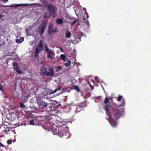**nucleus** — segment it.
Masks as SVG:
<instances>
[{
  "mask_svg": "<svg viewBox=\"0 0 151 151\" xmlns=\"http://www.w3.org/2000/svg\"><path fill=\"white\" fill-rule=\"evenodd\" d=\"M63 21L62 19L58 18L57 19L56 21V22L57 24H60L63 23Z\"/></svg>",
  "mask_w": 151,
  "mask_h": 151,
  "instance_id": "nucleus-20",
  "label": "nucleus"
},
{
  "mask_svg": "<svg viewBox=\"0 0 151 151\" xmlns=\"http://www.w3.org/2000/svg\"><path fill=\"white\" fill-rule=\"evenodd\" d=\"M58 94H56V96L58 95V94H60V92H58Z\"/></svg>",
  "mask_w": 151,
  "mask_h": 151,
  "instance_id": "nucleus-40",
  "label": "nucleus"
},
{
  "mask_svg": "<svg viewBox=\"0 0 151 151\" xmlns=\"http://www.w3.org/2000/svg\"><path fill=\"white\" fill-rule=\"evenodd\" d=\"M47 14H45L44 15H43V17L45 18H47Z\"/></svg>",
  "mask_w": 151,
  "mask_h": 151,
  "instance_id": "nucleus-32",
  "label": "nucleus"
},
{
  "mask_svg": "<svg viewBox=\"0 0 151 151\" xmlns=\"http://www.w3.org/2000/svg\"><path fill=\"white\" fill-rule=\"evenodd\" d=\"M76 35V43H78L81 41V38L83 35L82 32L79 31V33H77Z\"/></svg>",
  "mask_w": 151,
  "mask_h": 151,
  "instance_id": "nucleus-10",
  "label": "nucleus"
},
{
  "mask_svg": "<svg viewBox=\"0 0 151 151\" xmlns=\"http://www.w3.org/2000/svg\"><path fill=\"white\" fill-rule=\"evenodd\" d=\"M43 49V46L42 45V41L40 40L35 50V55L37 57L39 52H41Z\"/></svg>",
  "mask_w": 151,
  "mask_h": 151,
  "instance_id": "nucleus-4",
  "label": "nucleus"
},
{
  "mask_svg": "<svg viewBox=\"0 0 151 151\" xmlns=\"http://www.w3.org/2000/svg\"><path fill=\"white\" fill-rule=\"evenodd\" d=\"M96 78H97V77H95V79H96Z\"/></svg>",
  "mask_w": 151,
  "mask_h": 151,
  "instance_id": "nucleus-42",
  "label": "nucleus"
},
{
  "mask_svg": "<svg viewBox=\"0 0 151 151\" xmlns=\"http://www.w3.org/2000/svg\"><path fill=\"white\" fill-rule=\"evenodd\" d=\"M14 69L19 74L22 73V71L19 69V67L17 63L15 62L13 63Z\"/></svg>",
  "mask_w": 151,
  "mask_h": 151,
  "instance_id": "nucleus-9",
  "label": "nucleus"
},
{
  "mask_svg": "<svg viewBox=\"0 0 151 151\" xmlns=\"http://www.w3.org/2000/svg\"><path fill=\"white\" fill-rule=\"evenodd\" d=\"M12 141L11 139H9L7 141V142L8 144H11L12 143Z\"/></svg>",
  "mask_w": 151,
  "mask_h": 151,
  "instance_id": "nucleus-28",
  "label": "nucleus"
},
{
  "mask_svg": "<svg viewBox=\"0 0 151 151\" xmlns=\"http://www.w3.org/2000/svg\"><path fill=\"white\" fill-rule=\"evenodd\" d=\"M49 72L47 73V76H52L54 74V72L53 68H50L48 70Z\"/></svg>",
  "mask_w": 151,
  "mask_h": 151,
  "instance_id": "nucleus-14",
  "label": "nucleus"
},
{
  "mask_svg": "<svg viewBox=\"0 0 151 151\" xmlns=\"http://www.w3.org/2000/svg\"><path fill=\"white\" fill-rule=\"evenodd\" d=\"M62 68L61 66H58L57 67L56 71L57 72H58L62 70Z\"/></svg>",
  "mask_w": 151,
  "mask_h": 151,
  "instance_id": "nucleus-23",
  "label": "nucleus"
},
{
  "mask_svg": "<svg viewBox=\"0 0 151 151\" xmlns=\"http://www.w3.org/2000/svg\"><path fill=\"white\" fill-rule=\"evenodd\" d=\"M3 16L2 15H0V19Z\"/></svg>",
  "mask_w": 151,
  "mask_h": 151,
  "instance_id": "nucleus-38",
  "label": "nucleus"
},
{
  "mask_svg": "<svg viewBox=\"0 0 151 151\" xmlns=\"http://www.w3.org/2000/svg\"><path fill=\"white\" fill-rule=\"evenodd\" d=\"M81 6L77 2H76V15L78 17V19H76V25L81 24V23H85L88 27H90V24L88 20H86L84 17L85 14L83 13L81 11Z\"/></svg>",
  "mask_w": 151,
  "mask_h": 151,
  "instance_id": "nucleus-1",
  "label": "nucleus"
},
{
  "mask_svg": "<svg viewBox=\"0 0 151 151\" xmlns=\"http://www.w3.org/2000/svg\"><path fill=\"white\" fill-rule=\"evenodd\" d=\"M109 99L106 97L104 101V103L105 105V106L104 110L106 111L107 114L109 116H110V114L109 112L108 107L111 105L110 102L109 101Z\"/></svg>",
  "mask_w": 151,
  "mask_h": 151,
  "instance_id": "nucleus-3",
  "label": "nucleus"
},
{
  "mask_svg": "<svg viewBox=\"0 0 151 151\" xmlns=\"http://www.w3.org/2000/svg\"><path fill=\"white\" fill-rule=\"evenodd\" d=\"M79 107V108H82V106H81L80 105H78L77 106V108H78Z\"/></svg>",
  "mask_w": 151,
  "mask_h": 151,
  "instance_id": "nucleus-35",
  "label": "nucleus"
},
{
  "mask_svg": "<svg viewBox=\"0 0 151 151\" xmlns=\"http://www.w3.org/2000/svg\"><path fill=\"white\" fill-rule=\"evenodd\" d=\"M71 36V34L70 32L68 31H66L65 32V37L67 38H68Z\"/></svg>",
  "mask_w": 151,
  "mask_h": 151,
  "instance_id": "nucleus-18",
  "label": "nucleus"
},
{
  "mask_svg": "<svg viewBox=\"0 0 151 151\" xmlns=\"http://www.w3.org/2000/svg\"><path fill=\"white\" fill-rule=\"evenodd\" d=\"M45 50L47 52L48 54H52L54 53V52L52 51L50 49H49L47 46V45L45 44Z\"/></svg>",
  "mask_w": 151,
  "mask_h": 151,
  "instance_id": "nucleus-15",
  "label": "nucleus"
},
{
  "mask_svg": "<svg viewBox=\"0 0 151 151\" xmlns=\"http://www.w3.org/2000/svg\"><path fill=\"white\" fill-rule=\"evenodd\" d=\"M29 123L31 125H34V121L32 120H30L29 121Z\"/></svg>",
  "mask_w": 151,
  "mask_h": 151,
  "instance_id": "nucleus-27",
  "label": "nucleus"
},
{
  "mask_svg": "<svg viewBox=\"0 0 151 151\" xmlns=\"http://www.w3.org/2000/svg\"><path fill=\"white\" fill-rule=\"evenodd\" d=\"M47 23V22L46 20H44L39 27L38 31L40 34H42L44 32V30L46 27Z\"/></svg>",
  "mask_w": 151,
  "mask_h": 151,
  "instance_id": "nucleus-5",
  "label": "nucleus"
},
{
  "mask_svg": "<svg viewBox=\"0 0 151 151\" xmlns=\"http://www.w3.org/2000/svg\"><path fill=\"white\" fill-rule=\"evenodd\" d=\"M0 146L2 147H4V145L0 142Z\"/></svg>",
  "mask_w": 151,
  "mask_h": 151,
  "instance_id": "nucleus-33",
  "label": "nucleus"
},
{
  "mask_svg": "<svg viewBox=\"0 0 151 151\" xmlns=\"http://www.w3.org/2000/svg\"><path fill=\"white\" fill-rule=\"evenodd\" d=\"M24 38L23 37H21L20 39H16V42L18 43H20L23 41Z\"/></svg>",
  "mask_w": 151,
  "mask_h": 151,
  "instance_id": "nucleus-16",
  "label": "nucleus"
},
{
  "mask_svg": "<svg viewBox=\"0 0 151 151\" xmlns=\"http://www.w3.org/2000/svg\"><path fill=\"white\" fill-rule=\"evenodd\" d=\"M60 50V51L62 52H63V49H62V48L60 47H59Z\"/></svg>",
  "mask_w": 151,
  "mask_h": 151,
  "instance_id": "nucleus-37",
  "label": "nucleus"
},
{
  "mask_svg": "<svg viewBox=\"0 0 151 151\" xmlns=\"http://www.w3.org/2000/svg\"><path fill=\"white\" fill-rule=\"evenodd\" d=\"M48 9L51 12L54 13L56 11V8L52 4L48 5L47 6Z\"/></svg>",
  "mask_w": 151,
  "mask_h": 151,
  "instance_id": "nucleus-13",
  "label": "nucleus"
},
{
  "mask_svg": "<svg viewBox=\"0 0 151 151\" xmlns=\"http://www.w3.org/2000/svg\"><path fill=\"white\" fill-rule=\"evenodd\" d=\"M67 62L66 63H64V65L67 67H68L70 65L71 62L69 60H67Z\"/></svg>",
  "mask_w": 151,
  "mask_h": 151,
  "instance_id": "nucleus-21",
  "label": "nucleus"
},
{
  "mask_svg": "<svg viewBox=\"0 0 151 151\" xmlns=\"http://www.w3.org/2000/svg\"><path fill=\"white\" fill-rule=\"evenodd\" d=\"M74 88L76 89V86H74Z\"/></svg>",
  "mask_w": 151,
  "mask_h": 151,
  "instance_id": "nucleus-41",
  "label": "nucleus"
},
{
  "mask_svg": "<svg viewBox=\"0 0 151 151\" xmlns=\"http://www.w3.org/2000/svg\"><path fill=\"white\" fill-rule=\"evenodd\" d=\"M76 23V20L74 21L73 22H71V24H73L74 23Z\"/></svg>",
  "mask_w": 151,
  "mask_h": 151,
  "instance_id": "nucleus-36",
  "label": "nucleus"
},
{
  "mask_svg": "<svg viewBox=\"0 0 151 151\" xmlns=\"http://www.w3.org/2000/svg\"><path fill=\"white\" fill-rule=\"evenodd\" d=\"M80 110V109L79 111H78L79 112Z\"/></svg>",
  "mask_w": 151,
  "mask_h": 151,
  "instance_id": "nucleus-43",
  "label": "nucleus"
},
{
  "mask_svg": "<svg viewBox=\"0 0 151 151\" xmlns=\"http://www.w3.org/2000/svg\"><path fill=\"white\" fill-rule=\"evenodd\" d=\"M30 108L32 109H34L37 110V108L35 107H30Z\"/></svg>",
  "mask_w": 151,
  "mask_h": 151,
  "instance_id": "nucleus-31",
  "label": "nucleus"
},
{
  "mask_svg": "<svg viewBox=\"0 0 151 151\" xmlns=\"http://www.w3.org/2000/svg\"><path fill=\"white\" fill-rule=\"evenodd\" d=\"M3 86L2 85H0V90L2 91Z\"/></svg>",
  "mask_w": 151,
  "mask_h": 151,
  "instance_id": "nucleus-34",
  "label": "nucleus"
},
{
  "mask_svg": "<svg viewBox=\"0 0 151 151\" xmlns=\"http://www.w3.org/2000/svg\"><path fill=\"white\" fill-rule=\"evenodd\" d=\"M37 102L40 108H43L47 106V103L44 102L41 99H37Z\"/></svg>",
  "mask_w": 151,
  "mask_h": 151,
  "instance_id": "nucleus-8",
  "label": "nucleus"
},
{
  "mask_svg": "<svg viewBox=\"0 0 151 151\" xmlns=\"http://www.w3.org/2000/svg\"><path fill=\"white\" fill-rule=\"evenodd\" d=\"M30 4H13L9 6H7L11 7H18L20 6H26L29 5Z\"/></svg>",
  "mask_w": 151,
  "mask_h": 151,
  "instance_id": "nucleus-12",
  "label": "nucleus"
},
{
  "mask_svg": "<svg viewBox=\"0 0 151 151\" xmlns=\"http://www.w3.org/2000/svg\"><path fill=\"white\" fill-rule=\"evenodd\" d=\"M76 91L78 92L80 91V89L77 86H76Z\"/></svg>",
  "mask_w": 151,
  "mask_h": 151,
  "instance_id": "nucleus-29",
  "label": "nucleus"
},
{
  "mask_svg": "<svg viewBox=\"0 0 151 151\" xmlns=\"http://www.w3.org/2000/svg\"><path fill=\"white\" fill-rule=\"evenodd\" d=\"M54 56V53L52 54H48L47 55V57L51 60H52Z\"/></svg>",
  "mask_w": 151,
  "mask_h": 151,
  "instance_id": "nucleus-19",
  "label": "nucleus"
},
{
  "mask_svg": "<svg viewBox=\"0 0 151 151\" xmlns=\"http://www.w3.org/2000/svg\"><path fill=\"white\" fill-rule=\"evenodd\" d=\"M122 109L121 108H118L114 107L112 109V111L111 114V118L110 119L109 122L113 126H115L117 123V120L121 116Z\"/></svg>",
  "mask_w": 151,
  "mask_h": 151,
  "instance_id": "nucleus-2",
  "label": "nucleus"
},
{
  "mask_svg": "<svg viewBox=\"0 0 151 151\" xmlns=\"http://www.w3.org/2000/svg\"><path fill=\"white\" fill-rule=\"evenodd\" d=\"M19 104L20 105V107H21L22 108L25 107V105L23 104L22 102L19 103Z\"/></svg>",
  "mask_w": 151,
  "mask_h": 151,
  "instance_id": "nucleus-26",
  "label": "nucleus"
},
{
  "mask_svg": "<svg viewBox=\"0 0 151 151\" xmlns=\"http://www.w3.org/2000/svg\"><path fill=\"white\" fill-rule=\"evenodd\" d=\"M85 14L86 15V18H87V19H88L89 17V16H88V15L87 12L86 11V9H85Z\"/></svg>",
  "mask_w": 151,
  "mask_h": 151,
  "instance_id": "nucleus-30",
  "label": "nucleus"
},
{
  "mask_svg": "<svg viewBox=\"0 0 151 151\" xmlns=\"http://www.w3.org/2000/svg\"><path fill=\"white\" fill-rule=\"evenodd\" d=\"M60 88H56V89L54 91H52L50 92V94H53L55 93L56 92L58 91H60Z\"/></svg>",
  "mask_w": 151,
  "mask_h": 151,
  "instance_id": "nucleus-22",
  "label": "nucleus"
},
{
  "mask_svg": "<svg viewBox=\"0 0 151 151\" xmlns=\"http://www.w3.org/2000/svg\"><path fill=\"white\" fill-rule=\"evenodd\" d=\"M121 104L120 105L121 106H124L125 105V101L124 99H123L121 103Z\"/></svg>",
  "mask_w": 151,
  "mask_h": 151,
  "instance_id": "nucleus-25",
  "label": "nucleus"
},
{
  "mask_svg": "<svg viewBox=\"0 0 151 151\" xmlns=\"http://www.w3.org/2000/svg\"><path fill=\"white\" fill-rule=\"evenodd\" d=\"M64 130V129L62 127L57 128L56 129V131L58 132H54L53 134L54 135L58 134L59 136L60 137H62L63 136V131Z\"/></svg>",
  "mask_w": 151,
  "mask_h": 151,
  "instance_id": "nucleus-6",
  "label": "nucleus"
},
{
  "mask_svg": "<svg viewBox=\"0 0 151 151\" xmlns=\"http://www.w3.org/2000/svg\"><path fill=\"white\" fill-rule=\"evenodd\" d=\"M60 58L63 60L64 62H66L67 60V59L65 55L64 54H61L60 55Z\"/></svg>",
  "mask_w": 151,
  "mask_h": 151,
  "instance_id": "nucleus-17",
  "label": "nucleus"
},
{
  "mask_svg": "<svg viewBox=\"0 0 151 151\" xmlns=\"http://www.w3.org/2000/svg\"><path fill=\"white\" fill-rule=\"evenodd\" d=\"M47 68L45 66L42 67L40 70V73L44 76H46L47 73Z\"/></svg>",
  "mask_w": 151,
  "mask_h": 151,
  "instance_id": "nucleus-11",
  "label": "nucleus"
},
{
  "mask_svg": "<svg viewBox=\"0 0 151 151\" xmlns=\"http://www.w3.org/2000/svg\"><path fill=\"white\" fill-rule=\"evenodd\" d=\"M123 98V96H122L119 95L118 98H117V100L118 101H120Z\"/></svg>",
  "mask_w": 151,
  "mask_h": 151,
  "instance_id": "nucleus-24",
  "label": "nucleus"
},
{
  "mask_svg": "<svg viewBox=\"0 0 151 151\" xmlns=\"http://www.w3.org/2000/svg\"><path fill=\"white\" fill-rule=\"evenodd\" d=\"M57 32L58 30L56 28L54 29L53 25L51 23H49L48 29V34L51 35L52 33L54 34Z\"/></svg>",
  "mask_w": 151,
  "mask_h": 151,
  "instance_id": "nucleus-7",
  "label": "nucleus"
},
{
  "mask_svg": "<svg viewBox=\"0 0 151 151\" xmlns=\"http://www.w3.org/2000/svg\"><path fill=\"white\" fill-rule=\"evenodd\" d=\"M77 70H78V72H79V68L78 67H77Z\"/></svg>",
  "mask_w": 151,
  "mask_h": 151,
  "instance_id": "nucleus-39",
  "label": "nucleus"
}]
</instances>
